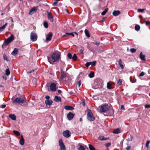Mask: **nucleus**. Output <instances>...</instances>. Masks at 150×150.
I'll use <instances>...</instances> for the list:
<instances>
[{
  "mask_svg": "<svg viewBox=\"0 0 150 150\" xmlns=\"http://www.w3.org/2000/svg\"><path fill=\"white\" fill-rule=\"evenodd\" d=\"M48 62L51 64L54 62H58L61 58L60 54L57 52H55L52 53L47 57Z\"/></svg>",
  "mask_w": 150,
  "mask_h": 150,
  "instance_id": "obj_1",
  "label": "nucleus"
},
{
  "mask_svg": "<svg viewBox=\"0 0 150 150\" xmlns=\"http://www.w3.org/2000/svg\"><path fill=\"white\" fill-rule=\"evenodd\" d=\"M13 103L14 104L23 103L26 101V98L24 97V98H17L14 100H13Z\"/></svg>",
  "mask_w": 150,
  "mask_h": 150,
  "instance_id": "obj_2",
  "label": "nucleus"
},
{
  "mask_svg": "<svg viewBox=\"0 0 150 150\" xmlns=\"http://www.w3.org/2000/svg\"><path fill=\"white\" fill-rule=\"evenodd\" d=\"M110 106L108 104H103L101 105L100 111L101 112H105L109 110Z\"/></svg>",
  "mask_w": 150,
  "mask_h": 150,
  "instance_id": "obj_3",
  "label": "nucleus"
},
{
  "mask_svg": "<svg viewBox=\"0 0 150 150\" xmlns=\"http://www.w3.org/2000/svg\"><path fill=\"white\" fill-rule=\"evenodd\" d=\"M87 117L88 120L91 121H94L95 119L91 110L90 109L88 110Z\"/></svg>",
  "mask_w": 150,
  "mask_h": 150,
  "instance_id": "obj_4",
  "label": "nucleus"
},
{
  "mask_svg": "<svg viewBox=\"0 0 150 150\" xmlns=\"http://www.w3.org/2000/svg\"><path fill=\"white\" fill-rule=\"evenodd\" d=\"M14 39V36L13 34H11V36L6 39L5 40L3 43V45H7L13 41Z\"/></svg>",
  "mask_w": 150,
  "mask_h": 150,
  "instance_id": "obj_5",
  "label": "nucleus"
},
{
  "mask_svg": "<svg viewBox=\"0 0 150 150\" xmlns=\"http://www.w3.org/2000/svg\"><path fill=\"white\" fill-rule=\"evenodd\" d=\"M38 36L36 34L33 32L31 33L30 34V40L33 42H35L37 40Z\"/></svg>",
  "mask_w": 150,
  "mask_h": 150,
  "instance_id": "obj_6",
  "label": "nucleus"
},
{
  "mask_svg": "<svg viewBox=\"0 0 150 150\" xmlns=\"http://www.w3.org/2000/svg\"><path fill=\"white\" fill-rule=\"evenodd\" d=\"M59 145L60 147V150H65L66 149L65 146L62 139H60L59 140Z\"/></svg>",
  "mask_w": 150,
  "mask_h": 150,
  "instance_id": "obj_7",
  "label": "nucleus"
},
{
  "mask_svg": "<svg viewBox=\"0 0 150 150\" xmlns=\"http://www.w3.org/2000/svg\"><path fill=\"white\" fill-rule=\"evenodd\" d=\"M50 89L51 91L54 92L57 89V86L56 84L54 83H52L50 85Z\"/></svg>",
  "mask_w": 150,
  "mask_h": 150,
  "instance_id": "obj_8",
  "label": "nucleus"
},
{
  "mask_svg": "<svg viewBox=\"0 0 150 150\" xmlns=\"http://www.w3.org/2000/svg\"><path fill=\"white\" fill-rule=\"evenodd\" d=\"M63 134L65 137L68 138L71 136V132L69 130H67L63 132Z\"/></svg>",
  "mask_w": 150,
  "mask_h": 150,
  "instance_id": "obj_9",
  "label": "nucleus"
},
{
  "mask_svg": "<svg viewBox=\"0 0 150 150\" xmlns=\"http://www.w3.org/2000/svg\"><path fill=\"white\" fill-rule=\"evenodd\" d=\"M38 7V6L37 7H34L31 8L29 11V15H31L35 13L37 10Z\"/></svg>",
  "mask_w": 150,
  "mask_h": 150,
  "instance_id": "obj_10",
  "label": "nucleus"
},
{
  "mask_svg": "<svg viewBox=\"0 0 150 150\" xmlns=\"http://www.w3.org/2000/svg\"><path fill=\"white\" fill-rule=\"evenodd\" d=\"M47 16L48 19L51 22H52L53 21L54 19L52 14L50 12L48 11H47Z\"/></svg>",
  "mask_w": 150,
  "mask_h": 150,
  "instance_id": "obj_11",
  "label": "nucleus"
},
{
  "mask_svg": "<svg viewBox=\"0 0 150 150\" xmlns=\"http://www.w3.org/2000/svg\"><path fill=\"white\" fill-rule=\"evenodd\" d=\"M74 115V114L72 112H70L67 115V117L69 120L73 119Z\"/></svg>",
  "mask_w": 150,
  "mask_h": 150,
  "instance_id": "obj_12",
  "label": "nucleus"
},
{
  "mask_svg": "<svg viewBox=\"0 0 150 150\" xmlns=\"http://www.w3.org/2000/svg\"><path fill=\"white\" fill-rule=\"evenodd\" d=\"M52 36V33H50L46 35V40L47 41H50L51 40Z\"/></svg>",
  "mask_w": 150,
  "mask_h": 150,
  "instance_id": "obj_13",
  "label": "nucleus"
},
{
  "mask_svg": "<svg viewBox=\"0 0 150 150\" xmlns=\"http://www.w3.org/2000/svg\"><path fill=\"white\" fill-rule=\"evenodd\" d=\"M45 103L46 104L47 106V107L48 106L49 107L51 106L53 103V101L51 100H45Z\"/></svg>",
  "mask_w": 150,
  "mask_h": 150,
  "instance_id": "obj_14",
  "label": "nucleus"
},
{
  "mask_svg": "<svg viewBox=\"0 0 150 150\" xmlns=\"http://www.w3.org/2000/svg\"><path fill=\"white\" fill-rule=\"evenodd\" d=\"M61 79H62L64 78L65 77L67 76V75L66 73H64V71L62 69L61 71Z\"/></svg>",
  "mask_w": 150,
  "mask_h": 150,
  "instance_id": "obj_15",
  "label": "nucleus"
},
{
  "mask_svg": "<svg viewBox=\"0 0 150 150\" xmlns=\"http://www.w3.org/2000/svg\"><path fill=\"white\" fill-rule=\"evenodd\" d=\"M120 13L119 11H115V10L113 11L112 12L113 15L115 16H118L120 14Z\"/></svg>",
  "mask_w": 150,
  "mask_h": 150,
  "instance_id": "obj_16",
  "label": "nucleus"
},
{
  "mask_svg": "<svg viewBox=\"0 0 150 150\" xmlns=\"http://www.w3.org/2000/svg\"><path fill=\"white\" fill-rule=\"evenodd\" d=\"M139 57L143 61H145L146 59L145 58V55L142 54V52H141L139 55Z\"/></svg>",
  "mask_w": 150,
  "mask_h": 150,
  "instance_id": "obj_17",
  "label": "nucleus"
},
{
  "mask_svg": "<svg viewBox=\"0 0 150 150\" xmlns=\"http://www.w3.org/2000/svg\"><path fill=\"white\" fill-rule=\"evenodd\" d=\"M21 139L19 141V143L21 145H23L24 143V140L22 135H21Z\"/></svg>",
  "mask_w": 150,
  "mask_h": 150,
  "instance_id": "obj_18",
  "label": "nucleus"
},
{
  "mask_svg": "<svg viewBox=\"0 0 150 150\" xmlns=\"http://www.w3.org/2000/svg\"><path fill=\"white\" fill-rule=\"evenodd\" d=\"M18 52V49L16 48H15L13 51L11 52V54L13 56H15L17 54Z\"/></svg>",
  "mask_w": 150,
  "mask_h": 150,
  "instance_id": "obj_19",
  "label": "nucleus"
},
{
  "mask_svg": "<svg viewBox=\"0 0 150 150\" xmlns=\"http://www.w3.org/2000/svg\"><path fill=\"white\" fill-rule=\"evenodd\" d=\"M54 101L56 102H61V98L60 97L55 96V98H54Z\"/></svg>",
  "mask_w": 150,
  "mask_h": 150,
  "instance_id": "obj_20",
  "label": "nucleus"
},
{
  "mask_svg": "<svg viewBox=\"0 0 150 150\" xmlns=\"http://www.w3.org/2000/svg\"><path fill=\"white\" fill-rule=\"evenodd\" d=\"M8 117L13 120H15L16 119V117L14 114H10Z\"/></svg>",
  "mask_w": 150,
  "mask_h": 150,
  "instance_id": "obj_21",
  "label": "nucleus"
},
{
  "mask_svg": "<svg viewBox=\"0 0 150 150\" xmlns=\"http://www.w3.org/2000/svg\"><path fill=\"white\" fill-rule=\"evenodd\" d=\"M69 35H71L73 37H74V36L73 32L70 33H66L65 35H63V37L68 36H69Z\"/></svg>",
  "mask_w": 150,
  "mask_h": 150,
  "instance_id": "obj_22",
  "label": "nucleus"
},
{
  "mask_svg": "<svg viewBox=\"0 0 150 150\" xmlns=\"http://www.w3.org/2000/svg\"><path fill=\"white\" fill-rule=\"evenodd\" d=\"M64 108L66 110H73L74 109V108L69 106H65L64 107Z\"/></svg>",
  "mask_w": 150,
  "mask_h": 150,
  "instance_id": "obj_23",
  "label": "nucleus"
},
{
  "mask_svg": "<svg viewBox=\"0 0 150 150\" xmlns=\"http://www.w3.org/2000/svg\"><path fill=\"white\" fill-rule=\"evenodd\" d=\"M7 23H6L4 25L0 27V32H1L4 30L6 27L7 25Z\"/></svg>",
  "mask_w": 150,
  "mask_h": 150,
  "instance_id": "obj_24",
  "label": "nucleus"
},
{
  "mask_svg": "<svg viewBox=\"0 0 150 150\" xmlns=\"http://www.w3.org/2000/svg\"><path fill=\"white\" fill-rule=\"evenodd\" d=\"M108 138H105L104 137L102 136H100L98 138V139L99 140H106Z\"/></svg>",
  "mask_w": 150,
  "mask_h": 150,
  "instance_id": "obj_25",
  "label": "nucleus"
},
{
  "mask_svg": "<svg viewBox=\"0 0 150 150\" xmlns=\"http://www.w3.org/2000/svg\"><path fill=\"white\" fill-rule=\"evenodd\" d=\"M121 132L120 131V129L117 128L115 129L113 132V133L114 134H117Z\"/></svg>",
  "mask_w": 150,
  "mask_h": 150,
  "instance_id": "obj_26",
  "label": "nucleus"
},
{
  "mask_svg": "<svg viewBox=\"0 0 150 150\" xmlns=\"http://www.w3.org/2000/svg\"><path fill=\"white\" fill-rule=\"evenodd\" d=\"M94 76V72L93 71H91L88 74V76L90 78H92Z\"/></svg>",
  "mask_w": 150,
  "mask_h": 150,
  "instance_id": "obj_27",
  "label": "nucleus"
},
{
  "mask_svg": "<svg viewBox=\"0 0 150 150\" xmlns=\"http://www.w3.org/2000/svg\"><path fill=\"white\" fill-rule=\"evenodd\" d=\"M84 32L86 36L88 38L90 37V35L88 30L87 29H85Z\"/></svg>",
  "mask_w": 150,
  "mask_h": 150,
  "instance_id": "obj_28",
  "label": "nucleus"
},
{
  "mask_svg": "<svg viewBox=\"0 0 150 150\" xmlns=\"http://www.w3.org/2000/svg\"><path fill=\"white\" fill-rule=\"evenodd\" d=\"M10 74V71L9 68L7 69L5 71V74L7 76H8Z\"/></svg>",
  "mask_w": 150,
  "mask_h": 150,
  "instance_id": "obj_29",
  "label": "nucleus"
},
{
  "mask_svg": "<svg viewBox=\"0 0 150 150\" xmlns=\"http://www.w3.org/2000/svg\"><path fill=\"white\" fill-rule=\"evenodd\" d=\"M140 26L138 25H136L135 26V29L136 31H139L140 30Z\"/></svg>",
  "mask_w": 150,
  "mask_h": 150,
  "instance_id": "obj_30",
  "label": "nucleus"
},
{
  "mask_svg": "<svg viewBox=\"0 0 150 150\" xmlns=\"http://www.w3.org/2000/svg\"><path fill=\"white\" fill-rule=\"evenodd\" d=\"M90 64L92 66H95L96 64V61H94L93 62H90Z\"/></svg>",
  "mask_w": 150,
  "mask_h": 150,
  "instance_id": "obj_31",
  "label": "nucleus"
},
{
  "mask_svg": "<svg viewBox=\"0 0 150 150\" xmlns=\"http://www.w3.org/2000/svg\"><path fill=\"white\" fill-rule=\"evenodd\" d=\"M13 133L17 136H18L20 135V133L18 131L13 130Z\"/></svg>",
  "mask_w": 150,
  "mask_h": 150,
  "instance_id": "obj_32",
  "label": "nucleus"
},
{
  "mask_svg": "<svg viewBox=\"0 0 150 150\" xmlns=\"http://www.w3.org/2000/svg\"><path fill=\"white\" fill-rule=\"evenodd\" d=\"M77 58V57L76 54H74L73 57H72V59L75 61L76 60Z\"/></svg>",
  "mask_w": 150,
  "mask_h": 150,
  "instance_id": "obj_33",
  "label": "nucleus"
},
{
  "mask_svg": "<svg viewBox=\"0 0 150 150\" xmlns=\"http://www.w3.org/2000/svg\"><path fill=\"white\" fill-rule=\"evenodd\" d=\"M89 148L90 150H95V148L91 145L88 144Z\"/></svg>",
  "mask_w": 150,
  "mask_h": 150,
  "instance_id": "obj_34",
  "label": "nucleus"
},
{
  "mask_svg": "<svg viewBox=\"0 0 150 150\" xmlns=\"http://www.w3.org/2000/svg\"><path fill=\"white\" fill-rule=\"evenodd\" d=\"M108 11V8H106L104 11L103 12L101 13V15L102 16L104 15Z\"/></svg>",
  "mask_w": 150,
  "mask_h": 150,
  "instance_id": "obj_35",
  "label": "nucleus"
},
{
  "mask_svg": "<svg viewBox=\"0 0 150 150\" xmlns=\"http://www.w3.org/2000/svg\"><path fill=\"white\" fill-rule=\"evenodd\" d=\"M43 25L45 28H47L48 27V24L47 23L46 21L44 22L43 23Z\"/></svg>",
  "mask_w": 150,
  "mask_h": 150,
  "instance_id": "obj_36",
  "label": "nucleus"
},
{
  "mask_svg": "<svg viewBox=\"0 0 150 150\" xmlns=\"http://www.w3.org/2000/svg\"><path fill=\"white\" fill-rule=\"evenodd\" d=\"M150 143V140H148L147 141L146 146L147 148H148L149 147V144Z\"/></svg>",
  "mask_w": 150,
  "mask_h": 150,
  "instance_id": "obj_37",
  "label": "nucleus"
},
{
  "mask_svg": "<svg viewBox=\"0 0 150 150\" xmlns=\"http://www.w3.org/2000/svg\"><path fill=\"white\" fill-rule=\"evenodd\" d=\"M122 83V80L121 79H119L117 82V84L118 85H120Z\"/></svg>",
  "mask_w": 150,
  "mask_h": 150,
  "instance_id": "obj_38",
  "label": "nucleus"
},
{
  "mask_svg": "<svg viewBox=\"0 0 150 150\" xmlns=\"http://www.w3.org/2000/svg\"><path fill=\"white\" fill-rule=\"evenodd\" d=\"M130 52L132 53L135 52L136 51V49L134 48H131L130 49Z\"/></svg>",
  "mask_w": 150,
  "mask_h": 150,
  "instance_id": "obj_39",
  "label": "nucleus"
},
{
  "mask_svg": "<svg viewBox=\"0 0 150 150\" xmlns=\"http://www.w3.org/2000/svg\"><path fill=\"white\" fill-rule=\"evenodd\" d=\"M111 83L110 82H108L107 83V88L108 89H111Z\"/></svg>",
  "mask_w": 150,
  "mask_h": 150,
  "instance_id": "obj_40",
  "label": "nucleus"
},
{
  "mask_svg": "<svg viewBox=\"0 0 150 150\" xmlns=\"http://www.w3.org/2000/svg\"><path fill=\"white\" fill-rule=\"evenodd\" d=\"M67 57L69 59H71L72 58V55L70 53H69L67 54Z\"/></svg>",
  "mask_w": 150,
  "mask_h": 150,
  "instance_id": "obj_41",
  "label": "nucleus"
},
{
  "mask_svg": "<svg viewBox=\"0 0 150 150\" xmlns=\"http://www.w3.org/2000/svg\"><path fill=\"white\" fill-rule=\"evenodd\" d=\"M145 10L144 9L139 8L138 10V12H143Z\"/></svg>",
  "mask_w": 150,
  "mask_h": 150,
  "instance_id": "obj_42",
  "label": "nucleus"
},
{
  "mask_svg": "<svg viewBox=\"0 0 150 150\" xmlns=\"http://www.w3.org/2000/svg\"><path fill=\"white\" fill-rule=\"evenodd\" d=\"M3 58L4 60H6V61H7V56L5 54H4L3 55Z\"/></svg>",
  "mask_w": 150,
  "mask_h": 150,
  "instance_id": "obj_43",
  "label": "nucleus"
},
{
  "mask_svg": "<svg viewBox=\"0 0 150 150\" xmlns=\"http://www.w3.org/2000/svg\"><path fill=\"white\" fill-rule=\"evenodd\" d=\"M79 150H85V149L83 146L81 145L79 148Z\"/></svg>",
  "mask_w": 150,
  "mask_h": 150,
  "instance_id": "obj_44",
  "label": "nucleus"
},
{
  "mask_svg": "<svg viewBox=\"0 0 150 150\" xmlns=\"http://www.w3.org/2000/svg\"><path fill=\"white\" fill-rule=\"evenodd\" d=\"M144 74H145V73L143 71H142L139 74V76H140V77L143 76L144 75Z\"/></svg>",
  "mask_w": 150,
  "mask_h": 150,
  "instance_id": "obj_45",
  "label": "nucleus"
},
{
  "mask_svg": "<svg viewBox=\"0 0 150 150\" xmlns=\"http://www.w3.org/2000/svg\"><path fill=\"white\" fill-rule=\"evenodd\" d=\"M110 145H111L110 143L108 142V143H106V144H105V146L106 147H108L110 146Z\"/></svg>",
  "mask_w": 150,
  "mask_h": 150,
  "instance_id": "obj_46",
  "label": "nucleus"
},
{
  "mask_svg": "<svg viewBox=\"0 0 150 150\" xmlns=\"http://www.w3.org/2000/svg\"><path fill=\"white\" fill-rule=\"evenodd\" d=\"M145 107L146 108H150V105L147 104L145 105Z\"/></svg>",
  "mask_w": 150,
  "mask_h": 150,
  "instance_id": "obj_47",
  "label": "nucleus"
},
{
  "mask_svg": "<svg viewBox=\"0 0 150 150\" xmlns=\"http://www.w3.org/2000/svg\"><path fill=\"white\" fill-rule=\"evenodd\" d=\"M90 65V62L86 63L85 64V66L87 67H88Z\"/></svg>",
  "mask_w": 150,
  "mask_h": 150,
  "instance_id": "obj_48",
  "label": "nucleus"
},
{
  "mask_svg": "<svg viewBox=\"0 0 150 150\" xmlns=\"http://www.w3.org/2000/svg\"><path fill=\"white\" fill-rule=\"evenodd\" d=\"M118 64L119 65L122 64V61L121 59H120L118 61Z\"/></svg>",
  "mask_w": 150,
  "mask_h": 150,
  "instance_id": "obj_49",
  "label": "nucleus"
},
{
  "mask_svg": "<svg viewBox=\"0 0 150 150\" xmlns=\"http://www.w3.org/2000/svg\"><path fill=\"white\" fill-rule=\"evenodd\" d=\"M35 70V69H32L31 71L27 72V73L28 74L29 73H32L34 72Z\"/></svg>",
  "mask_w": 150,
  "mask_h": 150,
  "instance_id": "obj_50",
  "label": "nucleus"
},
{
  "mask_svg": "<svg viewBox=\"0 0 150 150\" xmlns=\"http://www.w3.org/2000/svg\"><path fill=\"white\" fill-rule=\"evenodd\" d=\"M146 24L147 25H149L150 26V21H146Z\"/></svg>",
  "mask_w": 150,
  "mask_h": 150,
  "instance_id": "obj_51",
  "label": "nucleus"
},
{
  "mask_svg": "<svg viewBox=\"0 0 150 150\" xmlns=\"http://www.w3.org/2000/svg\"><path fill=\"white\" fill-rule=\"evenodd\" d=\"M6 106V105L4 104L0 106V107L1 108H4Z\"/></svg>",
  "mask_w": 150,
  "mask_h": 150,
  "instance_id": "obj_52",
  "label": "nucleus"
},
{
  "mask_svg": "<svg viewBox=\"0 0 150 150\" xmlns=\"http://www.w3.org/2000/svg\"><path fill=\"white\" fill-rule=\"evenodd\" d=\"M57 2H54L53 3V5L54 6H57Z\"/></svg>",
  "mask_w": 150,
  "mask_h": 150,
  "instance_id": "obj_53",
  "label": "nucleus"
},
{
  "mask_svg": "<svg viewBox=\"0 0 150 150\" xmlns=\"http://www.w3.org/2000/svg\"><path fill=\"white\" fill-rule=\"evenodd\" d=\"M45 98L47 99V100H49L50 98V97L49 96H46L45 97Z\"/></svg>",
  "mask_w": 150,
  "mask_h": 150,
  "instance_id": "obj_54",
  "label": "nucleus"
},
{
  "mask_svg": "<svg viewBox=\"0 0 150 150\" xmlns=\"http://www.w3.org/2000/svg\"><path fill=\"white\" fill-rule=\"evenodd\" d=\"M131 148V146H128L126 147L127 150H130Z\"/></svg>",
  "mask_w": 150,
  "mask_h": 150,
  "instance_id": "obj_55",
  "label": "nucleus"
},
{
  "mask_svg": "<svg viewBox=\"0 0 150 150\" xmlns=\"http://www.w3.org/2000/svg\"><path fill=\"white\" fill-rule=\"evenodd\" d=\"M133 139V137H132L130 138H128V139H127V140L128 141H132Z\"/></svg>",
  "mask_w": 150,
  "mask_h": 150,
  "instance_id": "obj_56",
  "label": "nucleus"
},
{
  "mask_svg": "<svg viewBox=\"0 0 150 150\" xmlns=\"http://www.w3.org/2000/svg\"><path fill=\"white\" fill-rule=\"evenodd\" d=\"M79 87L81 85V81H78V82L77 83Z\"/></svg>",
  "mask_w": 150,
  "mask_h": 150,
  "instance_id": "obj_57",
  "label": "nucleus"
},
{
  "mask_svg": "<svg viewBox=\"0 0 150 150\" xmlns=\"http://www.w3.org/2000/svg\"><path fill=\"white\" fill-rule=\"evenodd\" d=\"M121 109L122 110H125V107L123 105H121Z\"/></svg>",
  "mask_w": 150,
  "mask_h": 150,
  "instance_id": "obj_58",
  "label": "nucleus"
},
{
  "mask_svg": "<svg viewBox=\"0 0 150 150\" xmlns=\"http://www.w3.org/2000/svg\"><path fill=\"white\" fill-rule=\"evenodd\" d=\"M93 43L97 45H99L100 43H98L97 42H93Z\"/></svg>",
  "mask_w": 150,
  "mask_h": 150,
  "instance_id": "obj_59",
  "label": "nucleus"
},
{
  "mask_svg": "<svg viewBox=\"0 0 150 150\" xmlns=\"http://www.w3.org/2000/svg\"><path fill=\"white\" fill-rule=\"evenodd\" d=\"M79 52L81 54H83V50L82 49H81L79 50Z\"/></svg>",
  "mask_w": 150,
  "mask_h": 150,
  "instance_id": "obj_60",
  "label": "nucleus"
},
{
  "mask_svg": "<svg viewBox=\"0 0 150 150\" xmlns=\"http://www.w3.org/2000/svg\"><path fill=\"white\" fill-rule=\"evenodd\" d=\"M120 66L122 69H123L124 66L123 65H122V64L120 65Z\"/></svg>",
  "mask_w": 150,
  "mask_h": 150,
  "instance_id": "obj_61",
  "label": "nucleus"
},
{
  "mask_svg": "<svg viewBox=\"0 0 150 150\" xmlns=\"http://www.w3.org/2000/svg\"><path fill=\"white\" fill-rule=\"evenodd\" d=\"M58 92L59 93H62V91L60 90H58Z\"/></svg>",
  "mask_w": 150,
  "mask_h": 150,
  "instance_id": "obj_62",
  "label": "nucleus"
},
{
  "mask_svg": "<svg viewBox=\"0 0 150 150\" xmlns=\"http://www.w3.org/2000/svg\"><path fill=\"white\" fill-rule=\"evenodd\" d=\"M2 78H3V79H4L5 80H6L7 79L6 77L5 76H2Z\"/></svg>",
  "mask_w": 150,
  "mask_h": 150,
  "instance_id": "obj_63",
  "label": "nucleus"
},
{
  "mask_svg": "<svg viewBox=\"0 0 150 150\" xmlns=\"http://www.w3.org/2000/svg\"><path fill=\"white\" fill-rule=\"evenodd\" d=\"M82 119L81 118H80V119H79V121L80 122H81V121H82Z\"/></svg>",
  "mask_w": 150,
  "mask_h": 150,
  "instance_id": "obj_64",
  "label": "nucleus"
}]
</instances>
